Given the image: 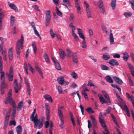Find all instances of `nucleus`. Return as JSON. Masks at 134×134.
Wrapping results in <instances>:
<instances>
[{"instance_id":"f257e3e1","label":"nucleus","mask_w":134,"mask_h":134,"mask_svg":"<svg viewBox=\"0 0 134 134\" xmlns=\"http://www.w3.org/2000/svg\"><path fill=\"white\" fill-rule=\"evenodd\" d=\"M12 89H10L8 93V97H7L6 99L5 102L6 104H7L9 103H10V104L11 105L15 103L14 100L12 98Z\"/></svg>"},{"instance_id":"f03ea898","label":"nucleus","mask_w":134,"mask_h":134,"mask_svg":"<svg viewBox=\"0 0 134 134\" xmlns=\"http://www.w3.org/2000/svg\"><path fill=\"white\" fill-rule=\"evenodd\" d=\"M24 37L23 35L21 36V38L16 43V51H20V49H22L23 48Z\"/></svg>"},{"instance_id":"7ed1b4c3","label":"nucleus","mask_w":134,"mask_h":134,"mask_svg":"<svg viewBox=\"0 0 134 134\" xmlns=\"http://www.w3.org/2000/svg\"><path fill=\"white\" fill-rule=\"evenodd\" d=\"M46 12L45 24L46 26H47L49 25L51 16L50 15V12L49 10L46 11Z\"/></svg>"},{"instance_id":"20e7f679","label":"nucleus","mask_w":134,"mask_h":134,"mask_svg":"<svg viewBox=\"0 0 134 134\" xmlns=\"http://www.w3.org/2000/svg\"><path fill=\"white\" fill-rule=\"evenodd\" d=\"M0 87L1 94H3L4 93L5 89L7 88L8 84L7 83H5V82H1Z\"/></svg>"},{"instance_id":"39448f33","label":"nucleus","mask_w":134,"mask_h":134,"mask_svg":"<svg viewBox=\"0 0 134 134\" xmlns=\"http://www.w3.org/2000/svg\"><path fill=\"white\" fill-rule=\"evenodd\" d=\"M108 63L112 66H113L115 65L118 66L119 65V64L118 61L114 59L110 60Z\"/></svg>"},{"instance_id":"423d86ee","label":"nucleus","mask_w":134,"mask_h":134,"mask_svg":"<svg viewBox=\"0 0 134 134\" xmlns=\"http://www.w3.org/2000/svg\"><path fill=\"white\" fill-rule=\"evenodd\" d=\"M59 54L61 59L63 60L65 56H67L65 52L61 49H59Z\"/></svg>"},{"instance_id":"0eeeda50","label":"nucleus","mask_w":134,"mask_h":134,"mask_svg":"<svg viewBox=\"0 0 134 134\" xmlns=\"http://www.w3.org/2000/svg\"><path fill=\"white\" fill-rule=\"evenodd\" d=\"M99 8L100 10H101V12L104 13L105 11L102 0H99Z\"/></svg>"},{"instance_id":"6e6552de","label":"nucleus","mask_w":134,"mask_h":134,"mask_svg":"<svg viewBox=\"0 0 134 134\" xmlns=\"http://www.w3.org/2000/svg\"><path fill=\"white\" fill-rule=\"evenodd\" d=\"M8 4L9 7L12 9H13L15 12L18 11V9L16 6L14 4L8 2Z\"/></svg>"},{"instance_id":"1a4fd4ad","label":"nucleus","mask_w":134,"mask_h":134,"mask_svg":"<svg viewBox=\"0 0 134 134\" xmlns=\"http://www.w3.org/2000/svg\"><path fill=\"white\" fill-rule=\"evenodd\" d=\"M79 1L80 0L75 1V7L77 8V10L78 13L81 12V9L79 3Z\"/></svg>"},{"instance_id":"9d476101","label":"nucleus","mask_w":134,"mask_h":134,"mask_svg":"<svg viewBox=\"0 0 134 134\" xmlns=\"http://www.w3.org/2000/svg\"><path fill=\"white\" fill-rule=\"evenodd\" d=\"M113 79L114 81L117 83L121 85L123 83V81L120 78L116 76L113 77Z\"/></svg>"},{"instance_id":"9b49d317","label":"nucleus","mask_w":134,"mask_h":134,"mask_svg":"<svg viewBox=\"0 0 134 134\" xmlns=\"http://www.w3.org/2000/svg\"><path fill=\"white\" fill-rule=\"evenodd\" d=\"M72 60L74 63L77 64L78 63L77 56L76 53H73L72 54Z\"/></svg>"},{"instance_id":"f8f14e48","label":"nucleus","mask_w":134,"mask_h":134,"mask_svg":"<svg viewBox=\"0 0 134 134\" xmlns=\"http://www.w3.org/2000/svg\"><path fill=\"white\" fill-rule=\"evenodd\" d=\"M64 77L63 76H60L58 78L57 81L58 83L61 85H62L64 82Z\"/></svg>"},{"instance_id":"ddd939ff","label":"nucleus","mask_w":134,"mask_h":134,"mask_svg":"<svg viewBox=\"0 0 134 134\" xmlns=\"http://www.w3.org/2000/svg\"><path fill=\"white\" fill-rule=\"evenodd\" d=\"M12 48H10L8 51V56L9 60H12L13 59V53L12 51Z\"/></svg>"},{"instance_id":"4468645a","label":"nucleus","mask_w":134,"mask_h":134,"mask_svg":"<svg viewBox=\"0 0 134 134\" xmlns=\"http://www.w3.org/2000/svg\"><path fill=\"white\" fill-rule=\"evenodd\" d=\"M77 29L79 37L83 39V40H85V37L82 33V31L81 29L80 28H78Z\"/></svg>"},{"instance_id":"2eb2a0df","label":"nucleus","mask_w":134,"mask_h":134,"mask_svg":"<svg viewBox=\"0 0 134 134\" xmlns=\"http://www.w3.org/2000/svg\"><path fill=\"white\" fill-rule=\"evenodd\" d=\"M91 118L92 119V122L93 123V126L95 128L97 127L96 121V119L95 117L92 115L91 116Z\"/></svg>"},{"instance_id":"dca6fc26","label":"nucleus","mask_w":134,"mask_h":134,"mask_svg":"<svg viewBox=\"0 0 134 134\" xmlns=\"http://www.w3.org/2000/svg\"><path fill=\"white\" fill-rule=\"evenodd\" d=\"M35 68L39 73L40 75L42 78H43L44 76H43V74L41 69L37 65L35 66Z\"/></svg>"},{"instance_id":"f3484780","label":"nucleus","mask_w":134,"mask_h":134,"mask_svg":"<svg viewBox=\"0 0 134 134\" xmlns=\"http://www.w3.org/2000/svg\"><path fill=\"white\" fill-rule=\"evenodd\" d=\"M107 81L108 82L113 83L114 81L112 78L109 75L105 77Z\"/></svg>"},{"instance_id":"a211bd4d","label":"nucleus","mask_w":134,"mask_h":134,"mask_svg":"<svg viewBox=\"0 0 134 134\" xmlns=\"http://www.w3.org/2000/svg\"><path fill=\"white\" fill-rule=\"evenodd\" d=\"M44 98L49 102H53V100L51 97L48 94H45L43 96Z\"/></svg>"},{"instance_id":"6ab92c4d","label":"nucleus","mask_w":134,"mask_h":134,"mask_svg":"<svg viewBox=\"0 0 134 134\" xmlns=\"http://www.w3.org/2000/svg\"><path fill=\"white\" fill-rule=\"evenodd\" d=\"M99 98L100 102L102 104L106 103L107 105H108V104L109 103H108V102H106L107 100H105L103 97L100 96L99 97Z\"/></svg>"},{"instance_id":"aec40b11","label":"nucleus","mask_w":134,"mask_h":134,"mask_svg":"<svg viewBox=\"0 0 134 134\" xmlns=\"http://www.w3.org/2000/svg\"><path fill=\"white\" fill-rule=\"evenodd\" d=\"M123 60L125 61H126L129 57V56L127 52H125L123 53Z\"/></svg>"},{"instance_id":"412c9836","label":"nucleus","mask_w":134,"mask_h":134,"mask_svg":"<svg viewBox=\"0 0 134 134\" xmlns=\"http://www.w3.org/2000/svg\"><path fill=\"white\" fill-rule=\"evenodd\" d=\"M20 86L19 87L18 85H14V88L15 93L18 92V91L20 90Z\"/></svg>"},{"instance_id":"4be33fe9","label":"nucleus","mask_w":134,"mask_h":134,"mask_svg":"<svg viewBox=\"0 0 134 134\" xmlns=\"http://www.w3.org/2000/svg\"><path fill=\"white\" fill-rule=\"evenodd\" d=\"M6 75L8 78L9 81H13V74H8V73H6Z\"/></svg>"},{"instance_id":"5701e85b","label":"nucleus","mask_w":134,"mask_h":134,"mask_svg":"<svg viewBox=\"0 0 134 134\" xmlns=\"http://www.w3.org/2000/svg\"><path fill=\"white\" fill-rule=\"evenodd\" d=\"M22 127L21 126L19 125L16 127V131L17 134H21V133Z\"/></svg>"},{"instance_id":"b1692460","label":"nucleus","mask_w":134,"mask_h":134,"mask_svg":"<svg viewBox=\"0 0 134 134\" xmlns=\"http://www.w3.org/2000/svg\"><path fill=\"white\" fill-rule=\"evenodd\" d=\"M0 73H1V79L2 80L1 82H5V74L3 71H2Z\"/></svg>"},{"instance_id":"393cba45","label":"nucleus","mask_w":134,"mask_h":134,"mask_svg":"<svg viewBox=\"0 0 134 134\" xmlns=\"http://www.w3.org/2000/svg\"><path fill=\"white\" fill-rule=\"evenodd\" d=\"M69 114L70 116L71 120L72 122L73 125L74 126L75 125V124L74 121L73 115L70 111V112Z\"/></svg>"},{"instance_id":"a878e982","label":"nucleus","mask_w":134,"mask_h":134,"mask_svg":"<svg viewBox=\"0 0 134 134\" xmlns=\"http://www.w3.org/2000/svg\"><path fill=\"white\" fill-rule=\"evenodd\" d=\"M110 42L111 44H114V43L113 35L112 33H110Z\"/></svg>"},{"instance_id":"bb28decb","label":"nucleus","mask_w":134,"mask_h":134,"mask_svg":"<svg viewBox=\"0 0 134 134\" xmlns=\"http://www.w3.org/2000/svg\"><path fill=\"white\" fill-rule=\"evenodd\" d=\"M74 31H72V35L73 37L74 38L75 40L76 41H79V38L77 35L75 33Z\"/></svg>"},{"instance_id":"cd10ccee","label":"nucleus","mask_w":134,"mask_h":134,"mask_svg":"<svg viewBox=\"0 0 134 134\" xmlns=\"http://www.w3.org/2000/svg\"><path fill=\"white\" fill-rule=\"evenodd\" d=\"M54 64L56 69L58 70H61V67L58 61H57V62Z\"/></svg>"},{"instance_id":"c85d7f7f","label":"nucleus","mask_w":134,"mask_h":134,"mask_svg":"<svg viewBox=\"0 0 134 134\" xmlns=\"http://www.w3.org/2000/svg\"><path fill=\"white\" fill-rule=\"evenodd\" d=\"M9 118V115L8 116H6L4 123V127L5 126V127L7 126V125H8Z\"/></svg>"},{"instance_id":"c756f323","label":"nucleus","mask_w":134,"mask_h":134,"mask_svg":"<svg viewBox=\"0 0 134 134\" xmlns=\"http://www.w3.org/2000/svg\"><path fill=\"white\" fill-rule=\"evenodd\" d=\"M32 44L33 49L34 51V53L35 54L37 51L36 45L35 42V41L32 42Z\"/></svg>"},{"instance_id":"7c9ffc66","label":"nucleus","mask_w":134,"mask_h":134,"mask_svg":"<svg viewBox=\"0 0 134 134\" xmlns=\"http://www.w3.org/2000/svg\"><path fill=\"white\" fill-rule=\"evenodd\" d=\"M104 96L106 99V100H107L106 102H108V103H109L108 104V105H109L111 104L110 99L108 94H107L105 95Z\"/></svg>"},{"instance_id":"2f4dec72","label":"nucleus","mask_w":134,"mask_h":134,"mask_svg":"<svg viewBox=\"0 0 134 134\" xmlns=\"http://www.w3.org/2000/svg\"><path fill=\"white\" fill-rule=\"evenodd\" d=\"M43 57L46 62L48 63L49 62L50 60L47 54L44 53L43 54Z\"/></svg>"},{"instance_id":"473e14b6","label":"nucleus","mask_w":134,"mask_h":134,"mask_svg":"<svg viewBox=\"0 0 134 134\" xmlns=\"http://www.w3.org/2000/svg\"><path fill=\"white\" fill-rule=\"evenodd\" d=\"M116 2V0H111V5L113 10H114L115 8Z\"/></svg>"},{"instance_id":"72a5a7b5","label":"nucleus","mask_w":134,"mask_h":134,"mask_svg":"<svg viewBox=\"0 0 134 134\" xmlns=\"http://www.w3.org/2000/svg\"><path fill=\"white\" fill-rule=\"evenodd\" d=\"M101 68L102 70H110L109 67L103 64H102L101 65Z\"/></svg>"},{"instance_id":"f704fd0d","label":"nucleus","mask_w":134,"mask_h":134,"mask_svg":"<svg viewBox=\"0 0 134 134\" xmlns=\"http://www.w3.org/2000/svg\"><path fill=\"white\" fill-rule=\"evenodd\" d=\"M30 119L31 121H32L34 123L39 122L40 121L38 119V118H36L34 117V116L32 117H30Z\"/></svg>"},{"instance_id":"c9c22d12","label":"nucleus","mask_w":134,"mask_h":134,"mask_svg":"<svg viewBox=\"0 0 134 134\" xmlns=\"http://www.w3.org/2000/svg\"><path fill=\"white\" fill-rule=\"evenodd\" d=\"M127 95V97L129 100H131V102L134 100V98L132 96H130L129 94L127 93H126Z\"/></svg>"},{"instance_id":"e433bc0d","label":"nucleus","mask_w":134,"mask_h":134,"mask_svg":"<svg viewBox=\"0 0 134 134\" xmlns=\"http://www.w3.org/2000/svg\"><path fill=\"white\" fill-rule=\"evenodd\" d=\"M56 12L57 14L59 16L61 17L63 16V15L62 13L59 9L57 7H56Z\"/></svg>"},{"instance_id":"4c0bfd02","label":"nucleus","mask_w":134,"mask_h":134,"mask_svg":"<svg viewBox=\"0 0 134 134\" xmlns=\"http://www.w3.org/2000/svg\"><path fill=\"white\" fill-rule=\"evenodd\" d=\"M64 107L63 106H59L58 108V113L59 115H60L63 114L62 112V110L63 108Z\"/></svg>"},{"instance_id":"58836bf2","label":"nucleus","mask_w":134,"mask_h":134,"mask_svg":"<svg viewBox=\"0 0 134 134\" xmlns=\"http://www.w3.org/2000/svg\"><path fill=\"white\" fill-rule=\"evenodd\" d=\"M110 58V56L109 55H107L105 54H103L102 58L104 60H107L109 59Z\"/></svg>"},{"instance_id":"ea45409f","label":"nucleus","mask_w":134,"mask_h":134,"mask_svg":"<svg viewBox=\"0 0 134 134\" xmlns=\"http://www.w3.org/2000/svg\"><path fill=\"white\" fill-rule=\"evenodd\" d=\"M111 108L110 107H108L105 110V112L104 113V115H106L107 114H109L111 111Z\"/></svg>"},{"instance_id":"a19ab883","label":"nucleus","mask_w":134,"mask_h":134,"mask_svg":"<svg viewBox=\"0 0 134 134\" xmlns=\"http://www.w3.org/2000/svg\"><path fill=\"white\" fill-rule=\"evenodd\" d=\"M34 30V33L38 37H39L40 40L42 39L41 37L40 36L38 32L36 30V28L34 27V29H33Z\"/></svg>"},{"instance_id":"79ce46f5","label":"nucleus","mask_w":134,"mask_h":134,"mask_svg":"<svg viewBox=\"0 0 134 134\" xmlns=\"http://www.w3.org/2000/svg\"><path fill=\"white\" fill-rule=\"evenodd\" d=\"M86 111L89 114L94 113V112L91 107L88 108L86 109Z\"/></svg>"},{"instance_id":"37998d69","label":"nucleus","mask_w":134,"mask_h":134,"mask_svg":"<svg viewBox=\"0 0 134 134\" xmlns=\"http://www.w3.org/2000/svg\"><path fill=\"white\" fill-rule=\"evenodd\" d=\"M71 75L74 79H76L78 77L77 74L75 72H72Z\"/></svg>"},{"instance_id":"c03bdc74","label":"nucleus","mask_w":134,"mask_h":134,"mask_svg":"<svg viewBox=\"0 0 134 134\" xmlns=\"http://www.w3.org/2000/svg\"><path fill=\"white\" fill-rule=\"evenodd\" d=\"M82 87L83 89V91H88L89 90L87 89V87L86 84L84 83L82 86Z\"/></svg>"},{"instance_id":"a18cd8bd","label":"nucleus","mask_w":134,"mask_h":134,"mask_svg":"<svg viewBox=\"0 0 134 134\" xmlns=\"http://www.w3.org/2000/svg\"><path fill=\"white\" fill-rule=\"evenodd\" d=\"M111 86H112L114 88H116L119 91V92H121V88L119 87L117 85H115V84H111Z\"/></svg>"},{"instance_id":"49530a36","label":"nucleus","mask_w":134,"mask_h":134,"mask_svg":"<svg viewBox=\"0 0 134 134\" xmlns=\"http://www.w3.org/2000/svg\"><path fill=\"white\" fill-rule=\"evenodd\" d=\"M129 2L131 4L132 8L134 10V0H129Z\"/></svg>"},{"instance_id":"de8ad7c7","label":"nucleus","mask_w":134,"mask_h":134,"mask_svg":"<svg viewBox=\"0 0 134 134\" xmlns=\"http://www.w3.org/2000/svg\"><path fill=\"white\" fill-rule=\"evenodd\" d=\"M15 114L16 110L15 109H14L13 110V111L12 113V115L11 116V118L12 119H13L14 117H15Z\"/></svg>"},{"instance_id":"09e8293b","label":"nucleus","mask_w":134,"mask_h":134,"mask_svg":"<svg viewBox=\"0 0 134 134\" xmlns=\"http://www.w3.org/2000/svg\"><path fill=\"white\" fill-rule=\"evenodd\" d=\"M82 43L83 45V46H81L82 48H86L87 47V45L85 40H83V41L82 42Z\"/></svg>"},{"instance_id":"8fccbe9b","label":"nucleus","mask_w":134,"mask_h":134,"mask_svg":"<svg viewBox=\"0 0 134 134\" xmlns=\"http://www.w3.org/2000/svg\"><path fill=\"white\" fill-rule=\"evenodd\" d=\"M38 125V126L37 127L38 129H41L43 126V124L42 123V121H40Z\"/></svg>"},{"instance_id":"3c124183","label":"nucleus","mask_w":134,"mask_h":134,"mask_svg":"<svg viewBox=\"0 0 134 134\" xmlns=\"http://www.w3.org/2000/svg\"><path fill=\"white\" fill-rule=\"evenodd\" d=\"M67 52L68 54V57H71L72 56V54L71 53V51L69 49H67Z\"/></svg>"},{"instance_id":"603ef678","label":"nucleus","mask_w":134,"mask_h":134,"mask_svg":"<svg viewBox=\"0 0 134 134\" xmlns=\"http://www.w3.org/2000/svg\"><path fill=\"white\" fill-rule=\"evenodd\" d=\"M87 86H90V87L94 86V84L92 82L91 80H90L88 81Z\"/></svg>"},{"instance_id":"864d4df0","label":"nucleus","mask_w":134,"mask_h":134,"mask_svg":"<svg viewBox=\"0 0 134 134\" xmlns=\"http://www.w3.org/2000/svg\"><path fill=\"white\" fill-rule=\"evenodd\" d=\"M122 103L124 104V107H123V108H123V109L125 111H126L129 110L128 109V108L126 104L124 103V102H123Z\"/></svg>"},{"instance_id":"5fc2aeb1","label":"nucleus","mask_w":134,"mask_h":134,"mask_svg":"<svg viewBox=\"0 0 134 134\" xmlns=\"http://www.w3.org/2000/svg\"><path fill=\"white\" fill-rule=\"evenodd\" d=\"M69 25L70 27H72V31H75V26L72 25V23H70Z\"/></svg>"},{"instance_id":"6e6d98bb","label":"nucleus","mask_w":134,"mask_h":134,"mask_svg":"<svg viewBox=\"0 0 134 134\" xmlns=\"http://www.w3.org/2000/svg\"><path fill=\"white\" fill-rule=\"evenodd\" d=\"M74 20V16L73 13H71L70 17V20L71 21Z\"/></svg>"},{"instance_id":"4d7b16f0","label":"nucleus","mask_w":134,"mask_h":134,"mask_svg":"<svg viewBox=\"0 0 134 134\" xmlns=\"http://www.w3.org/2000/svg\"><path fill=\"white\" fill-rule=\"evenodd\" d=\"M32 7L34 8L35 10L38 11L39 12L40 11V10L39 9L38 6L36 5H34L32 6Z\"/></svg>"},{"instance_id":"13d9d810","label":"nucleus","mask_w":134,"mask_h":134,"mask_svg":"<svg viewBox=\"0 0 134 134\" xmlns=\"http://www.w3.org/2000/svg\"><path fill=\"white\" fill-rule=\"evenodd\" d=\"M127 64L130 70L134 69L133 66L129 63L127 62Z\"/></svg>"},{"instance_id":"bf43d9fd","label":"nucleus","mask_w":134,"mask_h":134,"mask_svg":"<svg viewBox=\"0 0 134 134\" xmlns=\"http://www.w3.org/2000/svg\"><path fill=\"white\" fill-rule=\"evenodd\" d=\"M9 124L10 126L13 125L14 126H15L16 124V122L12 120L10 121Z\"/></svg>"},{"instance_id":"052dcab7","label":"nucleus","mask_w":134,"mask_h":134,"mask_svg":"<svg viewBox=\"0 0 134 134\" xmlns=\"http://www.w3.org/2000/svg\"><path fill=\"white\" fill-rule=\"evenodd\" d=\"M64 3H66L69 6H71L69 0H63Z\"/></svg>"},{"instance_id":"680f3d73","label":"nucleus","mask_w":134,"mask_h":134,"mask_svg":"<svg viewBox=\"0 0 134 134\" xmlns=\"http://www.w3.org/2000/svg\"><path fill=\"white\" fill-rule=\"evenodd\" d=\"M3 41H2L1 44H0V51L1 52L3 51Z\"/></svg>"},{"instance_id":"e2e57ef3","label":"nucleus","mask_w":134,"mask_h":134,"mask_svg":"<svg viewBox=\"0 0 134 134\" xmlns=\"http://www.w3.org/2000/svg\"><path fill=\"white\" fill-rule=\"evenodd\" d=\"M101 26L103 31H105L107 34H108V32L107 31L104 26L103 25H102Z\"/></svg>"},{"instance_id":"0e129e2a","label":"nucleus","mask_w":134,"mask_h":134,"mask_svg":"<svg viewBox=\"0 0 134 134\" xmlns=\"http://www.w3.org/2000/svg\"><path fill=\"white\" fill-rule=\"evenodd\" d=\"M82 94H83V95L84 96V97H85V99L87 98H88L87 95L85 91H82Z\"/></svg>"},{"instance_id":"69168bd1","label":"nucleus","mask_w":134,"mask_h":134,"mask_svg":"<svg viewBox=\"0 0 134 134\" xmlns=\"http://www.w3.org/2000/svg\"><path fill=\"white\" fill-rule=\"evenodd\" d=\"M59 116L60 119L61 121L62 122V123L63 124H64V121L63 119V114H62L61 115H59Z\"/></svg>"},{"instance_id":"338daca9","label":"nucleus","mask_w":134,"mask_h":134,"mask_svg":"<svg viewBox=\"0 0 134 134\" xmlns=\"http://www.w3.org/2000/svg\"><path fill=\"white\" fill-rule=\"evenodd\" d=\"M58 90L59 93H61L62 92V88L60 86H59L58 87Z\"/></svg>"},{"instance_id":"774afa93","label":"nucleus","mask_w":134,"mask_h":134,"mask_svg":"<svg viewBox=\"0 0 134 134\" xmlns=\"http://www.w3.org/2000/svg\"><path fill=\"white\" fill-rule=\"evenodd\" d=\"M45 127L46 128H48L49 125V123L48 121H47L45 122Z\"/></svg>"}]
</instances>
